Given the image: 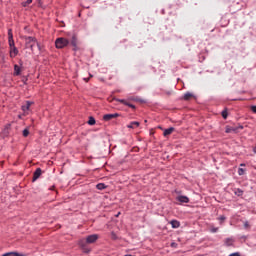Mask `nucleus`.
Here are the masks:
<instances>
[{"label":"nucleus","instance_id":"nucleus-1","mask_svg":"<svg viewBox=\"0 0 256 256\" xmlns=\"http://www.w3.org/2000/svg\"><path fill=\"white\" fill-rule=\"evenodd\" d=\"M98 239H99V234H91L86 237L85 241L81 240L79 242V245H81V247H85V243H87L88 245H91L97 242Z\"/></svg>","mask_w":256,"mask_h":256},{"label":"nucleus","instance_id":"nucleus-20","mask_svg":"<svg viewBox=\"0 0 256 256\" xmlns=\"http://www.w3.org/2000/svg\"><path fill=\"white\" fill-rule=\"evenodd\" d=\"M226 133H237V128L236 127H227Z\"/></svg>","mask_w":256,"mask_h":256},{"label":"nucleus","instance_id":"nucleus-2","mask_svg":"<svg viewBox=\"0 0 256 256\" xmlns=\"http://www.w3.org/2000/svg\"><path fill=\"white\" fill-rule=\"evenodd\" d=\"M25 40H26V43H25L26 49H31V51L33 53V51H35V46H36V43H37V38H35L33 36H27L25 38Z\"/></svg>","mask_w":256,"mask_h":256},{"label":"nucleus","instance_id":"nucleus-8","mask_svg":"<svg viewBox=\"0 0 256 256\" xmlns=\"http://www.w3.org/2000/svg\"><path fill=\"white\" fill-rule=\"evenodd\" d=\"M43 173V170L41 168H37L33 173L32 182L35 183L39 177H41V174Z\"/></svg>","mask_w":256,"mask_h":256},{"label":"nucleus","instance_id":"nucleus-42","mask_svg":"<svg viewBox=\"0 0 256 256\" xmlns=\"http://www.w3.org/2000/svg\"><path fill=\"white\" fill-rule=\"evenodd\" d=\"M125 256H133V255L129 254V255H125Z\"/></svg>","mask_w":256,"mask_h":256},{"label":"nucleus","instance_id":"nucleus-27","mask_svg":"<svg viewBox=\"0 0 256 256\" xmlns=\"http://www.w3.org/2000/svg\"><path fill=\"white\" fill-rule=\"evenodd\" d=\"M23 137H29V128H26L22 132Z\"/></svg>","mask_w":256,"mask_h":256},{"label":"nucleus","instance_id":"nucleus-43","mask_svg":"<svg viewBox=\"0 0 256 256\" xmlns=\"http://www.w3.org/2000/svg\"><path fill=\"white\" fill-rule=\"evenodd\" d=\"M38 3H41V0H38Z\"/></svg>","mask_w":256,"mask_h":256},{"label":"nucleus","instance_id":"nucleus-23","mask_svg":"<svg viewBox=\"0 0 256 256\" xmlns=\"http://www.w3.org/2000/svg\"><path fill=\"white\" fill-rule=\"evenodd\" d=\"M95 123H97V121L95 120V117L90 116L88 120V125H95Z\"/></svg>","mask_w":256,"mask_h":256},{"label":"nucleus","instance_id":"nucleus-36","mask_svg":"<svg viewBox=\"0 0 256 256\" xmlns=\"http://www.w3.org/2000/svg\"><path fill=\"white\" fill-rule=\"evenodd\" d=\"M237 129V131H239V129H243V125H238L237 127H235Z\"/></svg>","mask_w":256,"mask_h":256},{"label":"nucleus","instance_id":"nucleus-12","mask_svg":"<svg viewBox=\"0 0 256 256\" xmlns=\"http://www.w3.org/2000/svg\"><path fill=\"white\" fill-rule=\"evenodd\" d=\"M14 77H19V75H21V66L15 64L14 65V73H13Z\"/></svg>","mask_w":256,"mask_h":256},{"label":"nucleus","instance_id":"nucleus-24","mask_svg":"<svg viewBox=\"0 0 256 256\" xmlns=\"http://www.w3.org/2000/svg\"><path fill=\"white\" fill-rule=\"evenodd\" d=\"M33 3V0H26L25 2H22L23 7H28V5H31Z\"/></svg>","mask_w":256,"mask_h":256},{"label":"nucleus","instance_id":"nucleus-29","mask_svg":"<svg viewBox=\"0 0 256 256\" xmlns=\"http://www.w3.org/2000/svg\"><path fill=\"white\" fill-rule=\"evenodd\" d=\"M217 231H219V228L218 227H211L210 228V233H217Z\"/></svg>","mask_w":256,"mask_h":256},{"label":"nucleus","instance_id":"nucleus-26","mask_svg":"<svg viewBox=\"0 0 256 256\" xmlns=\"http://www.w3.org/2000/svg\"><path fill=\"white\" fill-rule=\"evenodd\" d=\"M9 127H11V124H8L4 129V135L7 137L9 135Z\"/></svg>","mask_w":256,"mask_h":256},{"label":"nucleus","instance_id":"nucleus-30","mask_svg":"<svg viewBox=\"0 0 256 256\" xmlns=\"http://www.w3.org/2000/svg\"><path fill=\"white\" fill-rule=\"evenodd\" d=\"M238 175H245V169H243V168H239L238 169Z\"/></svg>","mask_w":256,"mask_h":256},{"label":"nucleus","instance_id":"nucleus-18","mask_svg":"<svg viewBox=\"0 0 256 256\" xmlns=\"http://www.w3.org/2000/svg\"><path fill=\"white\" fill-rule=\"evenodd\" d=\"M225 245H226L227 247L233 246V238H226V239H225Z\"/></svg>","mask_w":256,"mask_h":256},{"label":"nucleus","instance_id":"nucleus-5","mask_svg":"<svg viewBox=\"0 0 256 256\" xmlns=\"http://www.w3.org/2000/svg\"><path fill=\"white\" fill-rule=\"evenodd\" d=\"M114 101H117L118 103H121L122 105H125L126 107H130V109H136L135 105L132 104L131 102H129V100L115 98Z\"/></svg>","mask_w":256,"mask_h":256},{"label":"nucleus","instance_id":"nucleus-35","mask_svg":"<svg viewBox=\"0 0 256 256\" xmlns=\"http://www.w3.org/2000/svg\"><path fill=\"white\" fill-rule=\"evenodd\" d=\"M170 247H177V243H175V242H172L171 244H170Z\"/></svg>","mask_w":256,"mask_h":256},{"label":"nucleus","instance_id":"nucleus-33","mask_svg":"<svg viewBox=\"0 0 256 256\" xmlns=\"http://www.w3.org/2000/svg\"><path fill=\"white\" fill-rule=\"evenodd\" d=\"M36 47H37L38 51H41V44H39L37 41H36Z\"/></svg>","mask_w":256,"mask_h":256},{"label":"nucleus","instance_id":"nucleus-11","mask_svg":"<svg viewBox=\"0 0 256 256\" xmlns=\"http://www.w3.org/2000/svg\"><path fill=\"white\" fill-rule=\"evenodd\" d=\"M19 55V50L16 48V46L10 48V57L13 59Z\"/></svg>","mask_w":256,"mask_h":256},{"label":"nucleus","instance_id":"nucleus-37","mask_svg":"<svg viewBox=\"0 0 256 256\" xmlns=\"http://www.w3.org/2000/svg\"><path fill=\"white\" fill-rule=\"evenodd\" d=\"M112 239H117V235L112 232Z\"/></svg>","mask_w":256,"mask_h":256},{"label":"nucleus","instance_id":"nucleus-13","mask_svg":"<svg viewBox=\"0 0 256 256\" xmlns=\"http://www.w3.org/2000/svg\"><path fill=\"white\" fill-rule=\"evenodd\" d=\"M33 101H26L25 105H22V111H29V109L31 108V105H33Z\"/></svg>","mask_w":256,"mask_h":256},{"label":"nucleus","instance_id":"nucleus-28","mask_svg":"<svg viewBox=\"0 0 256 256\" xmlns=\"http://www.w3.org/2000/svg\"><path fill=\"white\" fill-rule=\"evenodd\" d=\"M227 219V217H225V215H221L219 218H218V221H220V225H223V221H225Z\"/></svg>","mask_w":256,"mask_h":256},{"label":"nucleus","instance_id":"nucleus-41","mask_svg":"<svg viewBox=\"0 0 256 256\" xmlns=\"http://www.w3.org/2000/svg\"><path fill=\"white\" fill-rule=\"evenodd\" d=\"M254 153H256V147H255V149H254Z\"/></svg>","mask_w":256,"mask_h":256},{"label":"nucleus","instance_id":"nucleus-7","mask_svg":"<svg viewBox=\"0 0 256 256\" xmlns=\"http://www.w3.org/2000/svg\"><path fill=\"white\" fill-rule=\"evenodd\" d=\"M117 117H121V114L114 113V114H105L103 116L104 121H111V119H117Z\"/></svg>","mask_w":256,"mask_h":256},{"label":"nucleus","instance_id":"nucleus-10","mask_svg":"<svg viewBox=\"0 0 256 256\" xmlns=\"http://www.w3.org/2000/svg\"><path fill=\"white\" fill-rule=\"evenodd\" d=\"M176 201H178L179 203H189V197L179 195L176 197Z\"/></svg>","mask_w":256,"mask_h":256},{"label":"nucleus","instance_id":"nucleus-32","mask_svg":"<svg viewBox=\"0 0 256 256\" xmlns=\"http://www.w3.org/2000/svg\"><path fill=\"white\" fill-rule=\"evenodd\" d=\"M229 256H241V253H239V252H234V253L230 254Z\"/></svg>","mask_w":256,"mask_h":256},{"label":"nucleus","instance_id":"nucleus-40","mask_svg":"<svg viewBox=\"0 0 256 256\" xmlns=\"http://www.w3.org/2000/svg\"><path fill=\"white\" fill-rule=\"evenodd\" d=\"M240 167H245V164H243V163H242V164H240Z\"/></svg>","mask_w":256,"mask_h":256},{"label":"nucleus","instance_id":"nucleus-9","mask_svg":"<svg viewBox=\"0 0 256 256\" xmlns=\"http://www.w3.org/2000/svg\"><path fill=\"white\" fill-rule=\"evenodd\" d=\"M126 101H128L130 103V101H135L136 103H145V100L139 98V97H135V96H130L126 99Z\"/></svg>","mask_w":256,"mask_h":256},{"label":"nucleus","instance_id":"nucleus-14","mask_svg":"<svg viewBox=\"0 0 256 256\" xmlns=\"http://www.w3.org/2000/svg\"><path fill=\"white\" fill-rule=\"evenodd\" d=\"M170 224L172 225V229H179L181 227V223L177 220H171Z\"/></svg>","mask_w":256,"mask_h":256},{"label":"nucleus","instance_id":"nucleus-3","mask_svg":"<svg viewBox=\"0 0 256 256\" xmlns=\"http://www.w3.org/2000/svg\"><path fill=\"white\" fill-rule=\"evenodd\" d=\"M68 45L69 39L67 38L60 37L55 40L56 49H65Z\"/></svg>","mask_w":256,"mask_h":256},{"label":"nucleus","instance_id":"nucleus-15","mask_svg":"<svg viewBox=\"0 0 256 256\" xmlns=\"http://www.w3.org/2000/svg\"><path fill=\"white\" fill-rule=\"evenodd\" d=\"M175 131V128L170 127L164 130L163 135L164 137H168V135H171V133H173Z\"/></svg>","mask_w":256,"mask_h":256},{"label":"nucleus","instance_id":"nucleus-25","mask_svg":"<svg viewBox=\"0 0 256 256\" xmlns=\"http://www.w3.org/2000/svg\"><path fill=\"white\" fill-rule=\"evenodd\" d=\"M138 75H145V70L141 66L138 67L137 69Z\"/></svg>","mask_w":256,"mask_h":256},{"label":"nucleus","instance_id":"nucleus-34","mask_svg":"<svg viewBox=\"0 0 256 256\" xmlns=\"http://www.w3.org/2000/svg\"><path fill=\"white\" fill-rule=\"evenodd\" d=\"M251 112L256 113V106H251Z\"/></svg>","mask_w":256,"mask_h":256},{"label":"nucleus","instance_id":"nucleus-16","mask_svg":"<svg viewBox=\"0 0 256 256\" xmlns=\"http://www.w3.org/2000/svg\"><path fill=\"white\" fill-rule=\"evenodd\" d=\"M139 122L133 121L130 124L127 125L128 129H135V127H139Z\"/></svg>","mask_w":256,"mask_h":256},{"label":"nucleus","instance_id":"nucleus-31","mask_svg":"<svg viewBox=\"0 0 256 256\" xmlns=\"http://www.w3.org/2000/svg\"><path fill=\"white\" fill-rule=\"evenodd\" d=\"M244 229H251V225H249V221L244 222Z\"/></svg>","mask_w":256,"mask_h":256},{"label":"nucleus","instance_id":"nucleus-22","mask_svg":"<svg viewBox=\"0 0 256 256\" xmlns=\"http://www.w3.org/2000/svg\"><path fill=\"white\" fill-rule=\"evenodd\" d=\"M221 115L224 119H227V117H229V112L227 110V108H225L222 112Z\"/></svg>","mask_w":256,"mask_h":256},{"label":"nucleus","instance_id":"nucleus-4","mask_svg":"<svg viewBox=\"0 0 256 256\" xmlns=\"http://www.w3.org/2000/svg\"><path fill=\"white\" fill-rule=\"evenodd\" d=\"M70 45L73 47L72 51H79L81 48L79 47V38H77V34H73L70 41Z\"/></svg>","mask_w":256,"mask_h":256},{"label":"nucleus","instance_id":"nucleus-19","mask_svg":"<svg viewBox=\"0 0 256 256\" xmlns=\"http://www.w3.org/2000/svg\"><path fill=\"white\" fill-rule=\"evenodd\" d=\"M234 194L237 195V197H243V190L241 188H237L234 191Z\"/></svg>","mask_w":256,"mask_h":256},{"label":"nucleus","instance_id":"nucleus-38","mask_svg":"<svg viewBox=\"0 0 256 256\" xmlns=\"http://www.w3.org/2000/svg\"><path fill=\"white\" fill-rule=\"evenodd\" d=\"M20 67H23V60H19Z\"/></svg>","mask_w":256,"mask_h":256},{"label":"nucleus","instance_id":"nucleus-17","mask_svg":"<svg viewBox=\"0 0 256 256\" xmlns=\"http://www.w3.org/2000/svg\"><path fill=\"white\" fill-rule=\"evenodd\" d=\"M96 189H98V191H103V189H107V185H105V183H99L96 185Z\"/></svg>","mask_w":256,"mask_h":256},{"label":"nucleus","instance_id":"nucleus-21","mask_svg":"<svg viewBox=\"0 0 256 256\" xmlns=\"http://www.w3.org/2000/svg\"><path fill=\"white\" fill-rule=\"evenodd\" d=\"M193 97V94L191 92H187L184 94V101H189Z\"/></svg>","mask_w":256,"mask_h":256},{"label":"nucleus","instance_id":"nucleus-39","mask_svg":"<svg viewBox=\"0 0 256 256\" xmlns=\"http://www.w3.org/2000/svg\"><path fill=\"white\" fill-rule=\"evenodd\" d=\"M240 239H247V236H241Z\"/></svg>","mask_w":256,"mask_h":256},{"label":"nucleus","instance_id":"nucleus-6","mask_svg":"<svg viewBox=\"0 0 256 256\" xmlns=\"http://www.w3.org/2000/svg\"><path fill=\"white\" fill-rule=\"evenodd\" d=\"M8 43H9L10 49L15 47V40H13V30L12 29L8 30Z\"/></svg>","mask_w":256,"mask_h":256}]
</instances>
